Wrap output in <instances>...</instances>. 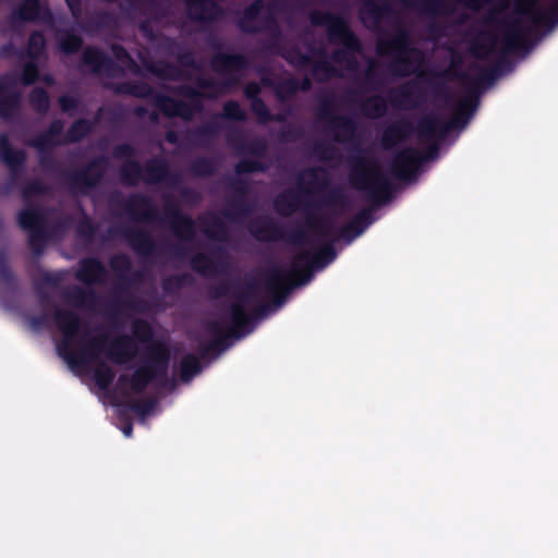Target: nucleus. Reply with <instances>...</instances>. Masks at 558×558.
I'll list each match as a JSON object with an SVG mask.
<instances>
[{
  "mask_svg": "<svg viewBox=\"0 0 558 558\" xmlns=\"http://www.w3.org/2000/svg\"><path fill=\"white\" fill-rule=\"evenodd\" d=\"M20 225L23 229L32 232L31 241L34 242L35 236L41 229V216L34 209H25L19 216Z\"/></svg>",
  "mask_w": 558,
  "mask_h": 558,
  "instance_id": "9b49d317",
  "label": "nucleus"
},
{
  "mask_svg": "<svg viewBox=\"0 0 558 558\" xmlns=\"http://www.w3.org/2000/svg\"><path fill=\"white\" fill-rule=\"evenodd\" d=\"M44 81L47 83V84H51L52 83V80L50 76H45L44 77Z\"/></svg>",
  "mask_w": 558,
  "mask_h": 558,
  "instance_id": "a19ab883",
  "label": "nucleus"
},
{
  "mask_svg": "<svg viewBox=\"0 0 558 558\" xmlns=\"http://www.w3.org/2000/svg\"><path fill=\"white\" fill-rule=\"evenodd\" d=\"M379 54L393 53L397 57L395 70L401 75H408L416 72L422 64V54L417 50H410L404 44V40L399 38L393 41L390 49L386 48L384 43H379L378 47Z\"/></svg>",
  "mask_w": 558,
  "mask_h": 558,
  "instance_id": "423d86ee",
  "label": "nucleus"
},
{
  "mask_svg": "<svg viewBox=\"0 0 558 558\" xmlns=\"http://www.w3.org/2000/svg\"><path fill=\"white\" fill-rule=\"evenodd\" d=\"M31 101L34 105V107L39 111H44V110L48 109L49 99H48L46 93L41 89H38V88L34 89V92L31 96Z\"/></svg>",
  "mask_w": 558,
  "mask_h": 558,
  "instance_id": "aec40b11",
  "label": "nucleus"
},
{
  "mask_svg": "<svg viewBox=\"0 0 558 558\" xmlns=\"http://www.w3.org/2000/svg\"><path fill=\"white\" fill-rule=\"evenodd\" d=\"M189 12L192 17L198 20H210L216 16L214 0H186Z\"/></svg>",
  "mask_w": 558,
  "mask_h": 558,
  "instance_id": "1a4fd4ad",
  "label": "nucleus"
},
{
  "mask_svg": "<svg viewBox=\"0 0 558 558\" xmlns=\"http://www.w3.org/2000/svg\"><path fill=\"white\" fill-rule=\"evenodd\" d=\"M328 27L329 36L332 40H338L345 47V51L342 57L347 60L348 70H353L355 66L354 52L357 51L360 45L359 40L349 31L347 23L340 19L331 15H327L324 20L319 21Z\"/></svg>",
  "mask_w": 558,
  "mask_h": 558,
  "instance_id": "39448f33",
  "label": "nucleus"
},
{
  "mask_svg": "<svg viewBox=\"0 0 558 558\" xmlns=\"http://www.w3.org/2000/svg\"><path fill=\"white\" fill-rule=\"evenodd\" d=\"M39 5L36 0H26L20 9V15L24 20H33L38 15Z\"/></svg>",
  "mask_w": 558,
  "mask_h": 558,
  "instance_id": "6ab92c4d",
  "label": "nucleus"
},
{
  "mask_svg": "<svg viewBox=\"0 0 558 558\" xmlns=\"http://www.w3.org/2000/svg\"><path fill=\"white\" fill-rule=\"evenodd\" d=\"M123 434L126 436V437H130L132 435V427L131 426H126L123 428Z\"/></svg>",
  "mask_w": 558,
  "mask_h": 558,
  "instance_id": "c9c22d12",
  "label": "nucleus"
},
{
  "mask_svg": "<svg viewBox=\"0 0 558 558\" xmlns=\"http://www.w3.org/2000/svg\"><path fill=\"white\" fill-rule=\"evenodd\" d=\"M137 351L135 342L128 337L116 340L107 349L106 354L116 363H124L131 360Z\"/></svg>",
  "mask_w": 558,
  "mask_h": 558,
  "instance_id": "6e6552de",
  "label": "nucleus"
},
{
  "mask_svg": "<svg viewBox=\"0 0 558 558\" xmlns=\"http://www.w3.org/2000/svg\"><path fill=\"white\" fill-rule=\"evenodd\" d=\"M241 63H242V60L240 58H236V57H227L226 58V64L228 66L240 65Z\"/></svg>",
  "mask_w": 558,
  "mask_h": 558,
  "instance_id": "2f4dec72",
  "label": "nucleus"
},
{
  "mask_svg": "<svg viewBox=\"0 0 558 558\" xmlns=\"http://www.w3.org/2000/svg\"><path fill=\"white\" fill-rule=\"evenodd\" d=\"M153 378V372L149 367H143L135 372L132 381L131 387L135 391L143 390L146 385Z\"/></svg>",
  "mask_w": 558,
  "mask_h": 558,
  "instance_id": "dca6fc26",
  "label": "nucleus"
},
{
  "mask_svg": "<svg viewBox=\"0 0 558 558\" xmlns=\"http://www.w3.org/2000/svg\"><path fill=\"white\" fill-rule=\"evenodd\" d=\"M163 108L166 112L170 116H181L185 119H189L192 116L191 110L181 104H174L169 101L168 104H165Z\"/></svg>",
  "mask_w": 558,
  "mask_h": 558,
  "instance_id": "5701e85b",
  "label": "nucleus"
},
{
  "mask_svg": "<svg viewBox=\"0 0 558 558\" xmlns=\"http://www.w3.org/2000/svg\"><path fill=\"white\" fill-rule=\"evenodd\" d=\"M335 60H336L337 62H338V61H340V54H338V53H337V54L335 56Z\"/></svg>",
  "mask_w": 558,
  "mask_h": 558,
  "instance_id": "79ce46f5",
  "label": "nucleus"
},
{
  "mask_svg": "<svg viewBox=\"0 0 558 558\" xmlns=\"http://www.w3.org/2000/svg\"><path fill=\"white\" fill-rule=\"evenodd\" d=\"M276 208L282 215H290L296 210L298 201L291 193L281 195L276 201Z\"/></svg>",
  "mask_w": 558,
  "mask_h": 558,
  "instance_id": "f3484780",
  "label": "nucleus"
},
{
  "mask_svg": "<svg viewBox=\"0 0 558 558\" xmlns=\"http://www.w3.org/2000/svg\"><path fill=\"white\" fill-rule=\"evenodd\" d=\"M254 107L256 110H259V108H264V105H263V102L256 100V101H254Z\"/></svg>",
  "mask_w": 558,
  "mask_h": 558,
  "instance_id": "58836bf2",
  "label": "nucleus"
},
{
  "mask_svg": "<svg viewBox=\"0 0 558 558\" xmlns=\"http://www.w3.org/2000/svg\"><path fill=\"white\" fill-rule=\"evenodd\" d=\"M397 132H398V128H397V126H392V128H390V129L386 132V134H385V141H388V140H389V137H390L392 134L397 133Z\"/></svg>",
  "mask_w": 558,
  "mask_h": 558,
  "instance_id": "f704fd0d",
  "label": "nucleus"
},
{
  "mask_svg": "<svg viewBox=\"0 0 558 558\" xmlns=\"http://www.w3.org/2000/svg\"><path fill=\"white\" fill-rule=\"evenodd\" d=\"M184 223L186 225L189 232L192 231V229H193L192 222L187 219H184Z\"/></svg>",
  "mask_w": 558,
  "mask_h": 558,
  "instance_id": "ea45409f",
  "label": "nucleus"
},
{
  "mask_svg": "<svg viewBox=\"0 0 558 558\" xmlns=\"http://www.w3.org/2000/svg\"><path fill=\"white\" fill-rule=\"evenodd\" d=\"M201 371V364L197 357L193 355L185 356L181 362V376L184 380H190Z\"/></svg>",
  "mask_w": 558,
  "mask_h": 558,
  "instance_id": "2eb2a0df",
  "label": "nucleus"
},
{
  "mask_svg": "<svg viewBox=\"0 0 558 558\" xmlns=\"http://www.w3.org/2000/svg\"><path fill=\"white\" fill-rule=\"evenodd\" d=\"M37 77V69L34 64L32 63H28L25 65V69H24V74H23V81H24V84H31L32 82L35 81V78Z\"/></svg>",
  "mask_w": 558,
  "mask_h": 558,
  "instance_id": "c85d7f7f",
  "label": "nucleus"
},
{
  "mask_svg": "<svg viewBox=\"0 0 558 558\" xmlns=\"http://www.w3.org/2000/svg\"><path fill=\"white\" fill-rule=\"evenodd\" d=\"M59 101L63 111H70L75 106V100L71 96H62Z\"/></svg>",
  "mask_w": 558,
  "mask_h": 558,
  "instance_id": "c756f323",
  "label": "nucleus"
},
{
  "mask_svg": "<svg viewBox=\"0 0 558 558\" xmlns=\"http://www.w3.org/2000/svg\"><path fill=\"white\" fill-rule=\"evenodd\" d=\"M56 322L64 335V340L58 345L59 355L75 373L94 368V379L97 386L100 389H106L114 378V373L108 365L98 363L99 354L106 349V340L97 338L81 350H76L72 347V342L78 328L77 318L73 314L58 312Z\"/></svg>",
  "mask_w": 558,
  "mask_h": 558,
  "instance_id": "f257e3e1",
  "label": "nucleus"
},
{
  "mask_svg": "<svg viewBox=\"0 0 558 558\" xmlns=\"http://www.w3.org/2000/svg\"><path fill=\"white\" fill-rule=\"evenodd\" d=\"M65 1L68 2L72 13L75 14L78 0H65Z\"/></svg>",
  "mask_w": 558,
  "mask_h": 558,
  "instance_id": "72a5a7b5",
  "label": "nucleus"
},
{
  "mask_svg": "<svg viewBox=\"0 0 558 558\" xmlns=\"http://www.w3.org/2000/svg\"><path fill=\"white\" fill-rule=\"evenodd\" d=\"M264 8V4L263 2L260 1H256L255 3H253L244 13V16L241 21V27L244 29V31H247V32H254L257 29V27L255 25H251V21H255L257 20L258 15L260 14L262 10Z\"/></svg>",
  "mask_w": 558,
  "mask_h": 558,
  "instance_id": "4468645a",
  "label": "nucleus"
},
{
  "mask_svg": "<svg viewBox=\"0 0 558 558\" xmlns=\"http://www.w3.org/2000/svg\"><path fill=\"white\" fill-rule=\"evenodd\" d=\"M19 102V96L13 85H0V113L8 116L7 107H14Z\"/></svg>",
  "mask_w": 558,
  "mask_h": 558,
  "instance_id": "ddd939ff",
  "label": "nucleus"
},
{
  "mask_svg": "<svg viewBox=\"0 0 558 558\" xmlns=\"http://www.w3.org/2000/svg\"><path fill=\"white\" fill-rule=\"evenodd\" d=\"M256 92H257V87L256 86H254V87L248 86L247 89H246L247 94H253V93H256Z\"/></svg>",
  "mask_w": 558,
  "mask_h": 558,
  "instance_id": "4c0bfd02",
  "label": "nucleus"
},
{
  "mask_svg": "<svg viewBox=\"0 0 558 558\" xmlns=\"http://www.w3.org/2000/svg\"><path fill=\"white\" fill-rule=\"evenodd\" d=\"M521 11L523 13L530 14L533 21L537 24H541L544 22V16L541 13L539 10L534 9V1L533 0H525V2L521 7Z\"/></svg>",
  "mask_w": 558,
  "mask_h": 558,
  "instance_id": "393cba45",
  "label": "nucleus"
},
{
  "mask_svg": "<svg viewBox=\"0 0 558 558\" xmlns=\"http://www.w3.org/2000/svg\"><path fill=\"white\" fill-rule=\"evenodd\" d=\"M45 45V39L41 34H33L29 38L28 43V53L31 57L36 58L39 52L43 50Z\"/></svg>",
  "mask_w": 558,
  "mask_h": 558,
  "instance_id": "4be33fe9",
  "label": "nucleus"
},
{
  "mask_svg": "<svg viewBox=\"0 0 558 558\" xmlns=\"http://www.w3.org/2000/svg\"><path fill=\"white\" fill-rule=\"evenodd\" d=\"M104 276V267L95 259H85L78 269L77 277L85 282L100 280Z\"/></svg>",
  "mask_w": 558,
  "mask_h": 558,
  "instance_id": "9d476101",
  "label": "nucleus"
},
{
  "mask_svg": "<svg viewBox=\"0 0 558 558\" xmlns=\"http://www.w3.org/2000/svg\"><path fill=\"white\" fill-rule=\"evenodd\" d=\"M470 107L471 99H463L459 104L451 121L445 124L435 118L424 119L418 128V141L422 145V151L413 148L401 151L393 161L392 174L398 179H408L412 175L421 162L430 157L438 138L457 128Z\"/></svg>",
  "mask_w": 558,
  "mask_h": 558,
  "instance_id": "7ed1b4c3",
  "label": "nucleus"
},
{
  "mask_svg": "<svg viewBox=\"0 0 558 558\" xmlns=\"http://www.w3.org/2000/svg\"><path fill=\"white\" fill-rule=\"evenodd\" d=\"M313 21H314L315 23H317V22H318V20H317V17H316V15H314V16H313Z\"/></svg>",
  "mask_w": 558,
  "mask_h": 558,
  "instance_id": "c03bdc74",
  "label": "nucleus"
},
{
  "mask_svg": "<svg viewBox=\"0 0 558 558\" xmlns=\"http://www.w3.org/2000/svg\"><path fill=\"white\" fill-rule=\"evenodd\" d=\"M133 168H134L135 172L137 173L138 172V166L134 165Z\"/></svg>",
  "mask_w": 558,
  "mask_h": 558,
  "instance_id": "37998d69",
  "label": "nucleus"
},
{
  "mask_svg": "<svg viewBox=\"0 0 558 558\" xmlns=\"http://www.w3.org/2000/svg\"><path fill=\"white\" fill-rule=\"evenodd\" d=\"M83 58L84 63L90 65L95 71H98L100 69V65L104 61L102 54L94 48H86L84 50Z\"/></svg>",
  "mask_w": 558,
  "mask_h": 558,
  "instance_id": "a211bd4d",
  "label": "nucleus"
},
{
  "mask_svg": "<svg viewBox=\"0 0 558 558\" xmlns=\"http://www.w3.org/2000/svg\"><path fill=\"white\" fill-rule=\"evenodd\" d=\"M260 299L257 295V292L250 291L245 295L241 296L231 308V317L232 324L226 330H219L217 332V337H232L234 336L241 328H243L247 322V310H253L256 305L260 303Z\"/></svg>",
  "mask_w": 558,
  "mask_h": 558,
  "instance_id": "0eeeda50",
  "label": "nucleus"
},
{
  "mask_svg": "<svg viewBox=\"0 0 558 558\" xmlns=\"http://www.w3.org/2000/svg\"><path fill=\"white\" fill-rule=\"evenodd\" d=\"M62 131V124L59 122H56L51 126V132L48 135V138L43 142H37L36 145L38 148L43 149L51 144L58 143V141L54 138L56 135H58Z\"/></svg>",
  "mask_w": 558,
  "mask_h": 558,
  "instance_id": "bb28decb",
  "label": "nucleus"
},
{
  "mask_svg": "<svg viewBox=\"0 0 558 558\" xmlns=\"http://www.w3.org/2000/svg\"><path fill=\"white\" fill-rule=\"evenodd\" d=\"M329 240V234H318L317 242H310L290 268L272 270L266 280L268 296L278 299L294 286L306 283L312 269L322 268L330 262L333 256Z\"/></svg>",
  "mask_w": 558,
  "mask_h": 558,
  "instance_id": "f03ea898",
  "label": "nucleus"
},
{
  "mask_svg": "<svg viewBox=\"0 0 558 558\" xmlns=\"http://www.w3.org/2000/svg\"><path fill=\"white\" fill-rule=\"evenodd\" d=\"M287 58H288V60H289L291 63H295V64H298V65H301V64H303V63H305V62L307 61V59H306L305 57H302L300 61H299V60H295L294 58H292V57H290V56H288Z\"/></svg>",
  "mask_w": 558,
  "mask_h": 558,
  "instance_id": "473e14b6",
  "label": "nucleus"
},
{
  "mask_svg": "<svg viewBox=\"0 0 558 558\" xmlns=\"http://www.w3.org/2000/svg\"><path fill=\"white\" fill-rule=\"evenodd\" d=\"M352 182L356 189L365 192L373 201H379L389 192V180L374 162L359 165L352 172Z\"/></svg>",
  "mask_w": 558,
  "mask_h": 558,
  "instance_id": "20e7f679",
  "label": "nucleus"
},
{
  "mask_svg": "<svg viewBox=\"0 0 558 558\" xmlns=\"http://www.w3.org/2000/svg\"><path fill=\"white\" fill-rule=\"evenodd\" d=\"M520 41H521L520 37L508 38L505 46L508 50H510V49L518 47Z\"/></svg>",
  "mask_w": 558,
  "mask_h": 558,
  "instance_id": "7c9ffc66",
  "label": "nucleus"
},
{
  "mask_svg": "<svg viewBox=\"0 0 558 558\" xmlns=\"http://www.w3.org/2000/svg\"><path fill=\"white\" fill-rule=\"evenodd\" d=\"M90 125L86 121H78L73 124L68 136L70 141H78L89 131Z\"/></svg>",
  "mask_w": 558,
  "mask_h": 558,
  "instance_id": "b1692460",
  "label": "nucleus"
},
{
  "mask_svg": "<svg viewBox=\"0 0 558 558\" xmlns=\"http://www.w3.org/2000/svg\"><path fill=\"white\" fill-rule=\"evenodd\" d=\"M81 46V39L74 35H66L61 39V49L64 52H73Z\"/></svg>",
  "mask_w": 558,
  "mask_h": 558,
  "instance_id": "a878e982",
  "label": "nucleus"
},
{
  "mask_svg": "<svg viewBox=\"0 0 558 558\" xmlns=\"http://www.w3.org/2000/svg\"><path fill=\"white\" fill-rule=\"evenodd\" d=\"M0 158L9 167H14L24 160V154L20 150L10 149L7 137L0 136Z\"/></svg>",
  "mask_w": 558,
  "mask_h": 558,
  "instance_id": "f8f14e48",
  "label": "nucleus"
},
{
  "mask_svg": "<svg viewBox=\"0 0 558 558\" xmlns=\"http://www.w3.org/2000/svg\"><path fill=\"white\" fill-rule=\"evenodd\" d=\"M225 116L231 119H242L243 111L241 107L233 101L227 102L223 108Z\"/></svg>",
  "mask_w": 558,
  "mask_h": 558,
  "instance_id": "cd10ccee",
  "label": "nucleus"
},
{
  "mask_svg": "<svg viewBox=\"0 0 558 558\" xmlns=\"http://www.w3.org/2000/svg\"><path fill=\"white\" fill-rule=\"evenodd\" d=\"M385 111V107L384 106H377L376 107V111H375V116H380L383 112Z\"/></svg>",
  "mask_w": 558,
  "mask_h": 558,
  "instance_id": "e433bc0d",
  "label": "nucleus"
},
{
  "mask_svg": "<svg viewBox=\"0 0 558 558\" xmlns=\"http://www.w3.org/2000/svg\"><path fill=\"white\" fill-rule=\"evenodd\" d=\"M134 336L141 342H146L151 336L150 326L145 322H135L133 326Z\"/></svg>",
  "mask_w": 558,
  "mask_h": 558,
  "instance_id": "412c9836",
  "label": "nucleus"
}]
</instances>
